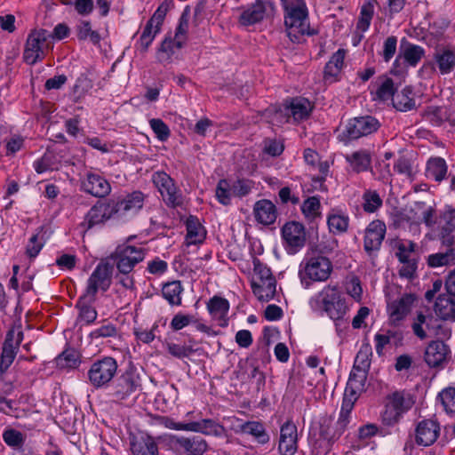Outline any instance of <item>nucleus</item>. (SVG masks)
<instances>
[{
    "label": "nucleus",
    "instance_id": "f257e3e1",
    "mask_svg": "<svg viewBox=\"0 0 455 455\" xmlns=\"http://www.w3.org/2000/svg\"><path fill=\"white\" fill-rule=\"evenodd\" d=\"M310 307L315 311H323L336 322L337 328L340 323L347 325L344 317L347 312L345 299L336 286L326 285L309 300Z\"/></svg>",
    "mask_w": 455,
    "mask_h": 455
},
{
    "label": "nucleus",
    "instance_id": "f03ea898",
    "mask_svg": "<svg viewBox=\"0 0 455 455\" xmlns=\"http://www.w3.org/2000/svg\"><path fill=\"white\" fill-rule=\"evenodd\" d=\"M284 11L287 36L293 43H299L305 35H310L307 7L305 0H281Z\"/></svg>",
    "mask_w": 455,
    "mask_h": 455
},
{
    "label": "nucleus",
    "instance_id": "7ed1b4c3",
    "mask_svg": "<svg viewBox=\"0 0 455 455\" xmlns=\"http://www.w3.org/2000/svg\"><path fill=\"white\" fill-rule=\"evenodd\" d=\"M333 271V266L327 257L317 255L305 259L299 269V277L304 288L312 283L327 281Z\"/></svg>",
    "mask_w": 455,
    "mask_h": 455
},
{
    "label": "nucleus",
    "instance_id": "20e7f679",
    "mask_svg": "<svg viewBox=\"0 0 455 455\" xmlns=\"http://www.w3.org/2000/svg\"><path fill=\"white\" fill-rule=\"evenodd\" d=\"M114 265L108 259L101 260L89 276L84 292V299L95 300L99 291H107L112 283Z\"/></svg>",
    "mask_w": 455,
    "mask_h": 455
},
{
    "label": "nucleus",
    "instance_id": "39448f33",
    "mask_svg": "<svg viewBox=\"0 0 455 455\" xmlns=\"http://www.w3.org/2000/svg\"><path fill=\"white\" fill-rule=\"evenodd\" d=\"M147 250L142 246L131 244L118 245L111 253L110 259L120 273H132L137 264L143 261Z\"/></svg>",
    "mask_w": 455,
    "mask_h": 455
},
{
    "label": "nucleus",
    "instance_id": "423d86ee",
    "mask_svg": "<svg viewBox=\"0 0 455 455\" xmlns=\"http://www.w3.org/2000/svg\"><path fill=\"white\" fill-rule=\"evenodd\" d=\"M51 33L45 29L32 31L27 39L23 53L24 60L34 65L42 60L45 56V52L50 48Z\"/></svg>",
    "mask_w": 455,
    "mask_h": 455
},
{
    "label": "nucleus",
    "instance_id": "0eeeda50",
    "mask_svg": "<svg viewBox=\"0 0 455 455\" xmlns=\"http://www.w3.org/2000/svg\"><path fill=\"white\" fill-rule=\"evenodd\" d=\"M117 363L110 356L93 362L88 371L89 383L95 388L106 387L117 371Z\"/></svg>",
    "mask_w": 455,
    "mask_h": 455
},
{
    "label": "nucleus",
    "instance_id": "6e6552de",
    "mask_svg": "<svg viewBox=\"0 0 455 455\" xmlns=\"http://www.w3.org/2000/svg\"><path fill=\"white\" fill-rule=\"evenodd\" d=\"M152 181L168 207L175 208L183 204L182 192L169 174L164 172H156L152 175Z\"/></svg>",
    "mask_w": 455,
    "mask_h": 455
},
{
    "label": "nucleus",
    "instance_id": "1a4fd4ad",
    "mask_svg": "<svg viewBox=\"0 0 455 455\" xmlns=\"http://www.w3.org/2000/svg\"><path fill=\"white\" fill-rule=\"evenodd\" d=\"M140 387L141 380L140 375L134 371H126L113 383L108 395L112 401L121 403L126 400L132 394L140 390Z\"/></svg>",
    "mask_w": 455,
    "mask_h": 455
},
{
    "label": "nucleus",
    "instance_id": "9d476101",
    "mask_svg": "<svg viewBox=\"0 0 455 455\" xmlns=\"http://www.w3.org/2000/svg\"><path fill=\"white\" fill-rule=\"evenodd\" d=\"M411 329L415 336L419 339L446 335L438 319L429 313L425 314L421 311L417 312L411 324Z\"/></svg>",
    "mask_w": 455,
    "mask_h": 455
},
{
    "label": "nucleus",
    "instance_id": "9b49d317",
    "mask_svg": "<svg viewBox=\"0 0 455 455\" xmlns=\"http://www.w3.org/2000/svg\"><path fill=\"white\" fill-rule=\"evenodd\" d=\"M171 5L172 1H164L147 22L140 38V44L144 52L148 50L156 36L160 32L161 27Z\"/></svg>",
    "mask_w": 455,
    "mask_h": 455
},
{
    "label": "nucleus",
    "instance_id": "f8f14e48",
    "mask_svg": "<svg viewBox=\"0 0 455 455\" xmlns=\"http://www.w3.org/2000/svg\"><path fill=\"white\" fill-rule=\"evenodd\" d=\"M274 11L275 6L271 2L256 0L254 3L241 8L238 22L244 27L251 26L272 15Z\"/></svg>",
    "mask_w": 455,
    "mask_h": 455
},
{
    "label": "nucleus",
    "instance_id": "ddd939ff",
    "mask_svg": "<svg viewBox=\"0 0 455 455\" xmlns=\"http://www.w3.org/2000/svg\"><path fill=\"white\" fill-rule=\"evenodd\" d=\"M443 76L451 74L455 69V49L451 46H438L433 54V61L426 62L423 68L435 70Z\"/></svg>",
    "mask_w": 455,
    "mask_h": 455
},
{
    "label": "nucleus",
    "instance_id": "4468645a",
    "mask_svg": "<svg viewBox=\"0 0 455 455\" xmlns=\"http://www.w3.org/2000/svg\"><path fill=\"white\" fill-rule=\"evenodd\" d=\"M114 207V200L105 203H98L92 206L85 215L81 226L84 229H90L95 225L104 223L109 219L116 216V210Z\"/></svg>",
    "mask_w": 455,
    "mask_h": 455
},
{
    "label": "nucleus",
    "instance_id": "2eb2a0df",
    "mask_svg": "<svg viewBox=\"0 0 455 455\" xmlns=\"http://www.w3.org/2000/svg\"><path fill=\"white\" fill-rule=\"evenodd\" d=\"M379 127V121L371 116L355 117L346 125V135L349 140H356L376 132Z\"/></svg>",
    "mask_w": 455,
    "mask_h": 455
},
{
    "label": "nucleus",
    "instance_id": "dca6fc26",
    "mask_svg": "<svg viewBox=\"0 0 455 455\" xmlns=\"http://www.w3.org/2000/svg\"><path fill=\"white\" fill-rule=\"evenodd\" d=\"M282 235L289 253H296L305 245V228L299 222L286 223L282 228Z\"/></svg>",
    "mask_w": 455,
    "mask_h": 455
},
{
    "label": "nucleus",
    "instance_id": "f3484780",
    "mask_svg": "<svg viewBox=\"0 0 455 455\" xmlns=\"http://www.w3.org/2000/svg\"><path fill=\"white\" fill-rule=\"evenodd\" d=\"M386 230L385 223L379 220H373L367 226L364 231L363 248L368 254L380 249Z\"/></svg>",
    "mask_w": 455,
    "mask_h": 455
},
{
    "label": "nucleus",
    "instance_id": "a211bd4d",
    "mask_svg": "<svg viewBox=\"0 0 455 455\" xmlns=\"http://www.w3.org/2000/svg\"><path fill=\"white\" fill-rule=\"evenodd\" d=\"M416 297L413 294H404L387 305L389 321L394 325H399L411 312Z\"/></svg>",
    "mask_w": 455,
    "mask_h": 455
},
{
    "label": "nucleus",
    "instance_id": "6ab92c4d",
    "mask_svg": "<svg viewBox=\"0 0 455 455\" xmlns=\"http://www.w3.org/2000/svg\"><path fill=\"white\" fill-rule=\"evenodd\" d=\"M23 339V333L19 330H11L8 331L5 341L2 347L0 358V366L2 371L5 372L12 363L16 351Z\"/></svg>",
    "mask_w": 455,
    "mask_h": 455
},
{
    "label": "nucleus",
    "instance_id": "aec40b11",
    "mask_svg": "<svg viewBox=\"0 0 455 455\" xmlns=\"http://www.w3.org/2000/svg\"><path fill=\"white\" fill-rule=\"evenodd\" d=\"M298 449L297 426L291 420L280 428L278 450L281 455H294Z\"/></svg>",
    "mask_w": 455,
    "mask_h": 455
},
{
    "label": "nucleus",
    "instance_id": "412c9836",
    "mask_svg": "<svg viewBox=\"0 0 455 455\" xmlns=\"http://www.w3.org/2000/svg\"><path fill=\"white\" fill-rule=\"evenodd\" d=\"M130 449L132 455H159L156 440L145 432L130 436Z\"/></svg>",
    "mask_w": 455,
    "mask_h": 455
},
{
    "label": "nucleus",
    "instance_id": "4be33fe9",
    "mask_svg": "<svg viewBox=\"0 0 455 455\" xmlns=\"http://www.w3.org/2000/svg\"><path fill=\"white\" fill-rule=\"evenodd\" d=\"M145 195L140 191H133L123 199L114 201V207L116 210V216L137 213L144 204Z\"/></svg>",
    "mask_w": 455,
    "mask_h": 455
},
{
    "label": "nucleus",
    "instance_id": "5701e85b",
    "mask_svg": "<svg viewBox=\"0 0 455 455\" xmlns=\"http://www.w3.org/2000/svg\"><path fill=\"white\" fill-rule=\"evenodd\" d=\"M82 188L86 193L100 198L108 196L111 192L109 182L104 177L93 172L86 174L82 182Z\"/></svg>",
    "mask_w": 455,
    "mask_h": 455
},
{
    "label": "nucleus",
    "instance_id": "b1692460",
    "mask_svg": "<svg viewBox=\"0 0 455 455\" xmlns=\"http://www.w3.org/2000/svg\"><path fill=\"white\" fill-rule=\"evenodd\" d=\"M439 431V426L435 421L423 420L416 428V443L419 445L429 446L436 441Z\"/></svg>",
    "mask_w": 455,
    "mask_h": 455
},
{
    "label": "nucleus",
    "instance_id": "393cba45",
    "mask_svg": "<svg viewBox=\"0 0 455 455\" xmlns=\"http://www.w3.org/2000/svg\"><path fill=\"white\" fill-rule=\"evenodd\" d=\"M255 220L262 225L273 224L277 217L275 205L267 199H261L255 203L253 207Z\"/></svg>",
    "mask_w": 455,
    "mask_h": 455
},
{
    "label": "nucleus",
    "instance_id": "a878e982",
    "mask_svg": "<svg viewBox=\"0 0 455 455\" xmlns=\"http://www.w3.org/2000/svg\"><path fill=\"white\" fill-rule=\"evenodd\" d=\"M451 295H439L435 302L434 310L440 319L455 322V298Z\"/></svg>",
    "mask_w": 455,
    "mask_h": 455
},
{
    "label": "nucleus",
    "instance_id": "bb28decb",
    "mask_svg": "<svg viewBox=\"0 0 455 455\" xmlns=\"http://www.w3.org/2000/svg\"><path fill=\"white\" fill-rule=\"evenodd\" d=\"M236 432L251 435L259 444H266L270 440V436L265 427L259 421L242 422L237 426Z\"/></svg>",
    "mask_w": 455,
    "mask_h": 455
},
{
    "label": "nucleus",
    "instance_id": "cd10ccee",
    "mask_svg": "<svg viewBox=\"0 0 455 455\" xmlns=\"http://www.w3.org/2000/svg\"><path fill=\"white\" fill-rule=\"evenodd\" d=\"M392 222L395 228H406L419 224L414 203L405 208L396 211L392 215Z\"/></svg>",
    "mask_w": 455,
    "mask_h": 455
},
{
    "label": "nucleus",
    "instance_id": "c85d7f7f",
    "mask_svg": "<svg viewBox=\"0 0 455 455\" xmlns=\"http://www.w3.org/2000/svg\"><path fill=\"white\" fill-rule=\"evenodd\" d=\"M175 444L182 450L186 455H203L207 451L206 442L197 436L192 438H177Z\"/></svg>",
    "mask_w": 455,
    "mask_h": 455
},
{
    "label": "nucleus",
    "instance_id": "c756f323",
    "mask_svg": "<svg viewBox=\"0 0 455 455\" xmlns=\"http://www.w3.org/2000/svg\"><path fill=\"white\" fill-rule=\"evenodd\" d=\"M446 355V345L442 341H433L426 348L425 361L430 367H436L445 360Z\"/></svg>",
    "mask_w": 455,
    "mask_h": 455
},
{
    "label": "nucleus",
    "instance_id": "7c9ffc66",
    "mask_svg": "<svg viewBox=\"0 0 455 455\" xmlns=\"http://www.w3.org/2000/svg\"><path fill=\"white\" fill-rule=\"evenodd\" d=\"M346 161L352 170L357 173L366 172L371 168V156L368 150L361 149L346 155Z\"/></svg>",
    "mask_w": 455,
    "mask_h": 455
},
{
    "label": "nucleus",
    "instance_id": "2f4dec72",
    "mask_svg": "<svg viewBox=\"0 0 455 455\" xmlns=\"http://www.w3.org/2000/svg\"><path fill=\"white\" fill-rule=\"evenodd\" d=\"M207 309L213 319L223 322L220 323V326L227 324L226 316L229 310V303L226 299L214 296L208 301Z\"/></svg>",
    "mask_w": 455,
    "mask_h": 455
},
{
    "label": "nucleus",
    "instance_id": "473e14b6",
    "mask_svg": "<svg viewBox=\"0 0 455 455\" xmlns=\"http://www.w3.org/2000/svg\"><path fill=\"white\" fill-rule=\"evenodd\" d=\"M311 109L312 107L309 100L304 98L292 99L290 105L284 107V110L289 112L295 121L307 118Z\"/></svg>",
    "mask_w": 455,
    "mask_h": 455
},
{
    "label": "nucleus",
    "instance_id": "72a5a7b5",
    "mask_svg": "<svg viewBox=\"0 0 455 455\" xmlns=\"http://www.w3.org/2000/svg\"><path fill=\"white\" fill-rule=\"evenodd\" d=\"M327 224L332 234H343L347 231L349 217L340 211L331 210L327 218Z\"/></svg>",
    "mask_w": 455,
    "mask_h": 455
},
{
    "label": "nucleus",
    "instance_id": "f704fd0d",
    "mask_svg": "<svg viewBox=\"0 0 455 455\" xmlns=\"http://www.w3.org/2000/svg\"><path fill=\"white\" fill-rule=\"evenodd\" d=\"M387 403L403 415L414 403L410 394L405 392H394L387 398Z\"/></svg>",
    "mask_w": 455,
    "mask_h": 455
},
{
    "label": "nucleus",
    "instance_id": "c9c22d12",
    "mask_svg": "<svg viewBox=\"0 0 455 455\" xmlns=\"http://www.w3.org/2000/svg\"><path fill=\"white\" fill-rule=\"evenodd\" d=\"M183 291L184 288L180 281H172L164 284L162 294L171 306H180L182 303L181 294Z\"/></svg>",
    "mask_w": 455,
    "mask_h": 455
},
{
    "label": "nucleus",
    "instance_id": "e433bc0d",
    "mask_svg": "<svg viewBox=\"0 0 455 455\" xmlns=\"http://www.w3.org/2000/svg\"><path fill=\"white\" fill-rule=\"evenodd\" d=\"M254 295L260 301H269L275 294L276 282L275 278H270L262 283H251Z\"/></svg>",
    "mask_w": 455,
    "mask_h": 455
},
{
    "label": "nucleus",
    "instance_id": "4c0bfd02",
    "mask_svg": "<svg viewBox=\"0 0 455 455\" xmlns=\"http://www.w3.org/2000/svg\"><path fill=\"white\" fill-rule=\"evenodd\" d=\"M186 226H187V235H186L187 245L196 244V243H202L204 241V230L196 218L190 216L187 220Z\"/></svg>",
    "mask_w": 455,
    "mask_h": 455
},
{
    "label": "nucleus",
    "instance_id": "58836bf2",
    "mask_svg": "<svg viewBox=\"0 0 455 455\" xmlns=\"http://www.w3.org/2000/svg\"><path fill=\"white\" fill-rule=\"evenodd\" d=\"M345 54L346 52L343 49H339L333 53L324 68V77L326 79H334L338 76L343 68Z\"/></svg>",
    "mask_w": 455,
    "mask_h": 455
},
{
    "label": "nucleus",
    "instance_id": "ea45409f",
    "mask_svg": "<svg viewBox=\"0 0 455 455\" xmlns=\"http://www.w3.org/2000/svg\"><path fill=\"white\" fill-rule=\"evenodd\" d=\"M375 86V95L374 99H379L380 100H387L391 97L395 95V87L393 80L387 76H381L378 77L377 82L374 84Z\"/></svg>",
    "mask_w": 455,
    "mask_h": 455
},
{
    "label": "nucleus",
    "instance_id": "a19ab883",
    "mask_svg": "<svg viewBox=\"0 0 455 455\" xmlns=\"http://www.w3.org/2000/svg\"><path fill=\"white\" fill-rule=\"evenodd\" d=\"M416 243L410 240H397L395 243V256L399 262H405L417 259L415 250Z\"/></svg>",
    "mask_w": 455,
    "mask_h": 455
},
{
    "label": "nucleus",
    "instance_id": "79ce46f5",
    "mask_svg": "<svg viewBox=\"0 0 455 455\" xmlns=\"http://www.w3.org/2000/svg\"><path fill=\"white\" fill-rule=\"evenodd\" d=\"M188 23H189V8L186 7L179 20V24L176 28V31H175V35H174L175 46L178 49H181L184 46V44L188 39Z\"/></svg>",
    "mask_w": 455,
    "mask_h": 455
},
{
    "label": "nucleus",
    "instance_id": "37998d69",
    "mask_svg": "<svg viewBox=\"0 0 455 455\" xmlns=\"http://www.w3.org/2000/svg\"><path fill=\"white\" fill-rule=\"evenodd\" d=\"M447 173V164L444 159L435 157L428 160L427 164V176L441 181L445 178Z\"/></svg>",
    "mask_w": 455,
    "mask_h": 455
},
{
    "label": "nucleus",
    "instance_id": "c03bdc74",
    "mask_svg": "<svg viewBox=\"0 0 455 455\" xmlns=\"http://www.w3.org/2000/svg\"><path fill=\"white\" fill-rule=\"evenodd\" d=\"M411 89L404 88L393 97V105L399 111H409L415 108V100Z\"/></svg>",
    "mask_w": 455,
    "mask_h": 455
},
{
    "label": "nucleus",
    "instance_id": "a18cd8bd",
    "mask_svg": "<svg viewBox=\"0 0 455 455\" xmlns=\"http://www.w3.org/2000/svg\"><path fill=\"white\" fill-rule=\"evenodd\" d=\"M362 199L363 209L365 212L373 213L382 206V199L376 190L366 189Z\"/></svg>",
    "mask_w": 455,
    "mask_h": 455
},
{
    "label": "nucleus",
    "instance_id": "49530a36",
    "mask_svg": "<svg viewBox=\"0 0 455 455\" xmlns=\"http://www.w3.org/2000/svg\"><path fill=\"white\" fill-rule=\"evenodd\" d=\"M94 301L95 300H87L84 299V294H83L77 301L76 307L79 309V316L86 323H92L97 318V311L92 307Z\"/></svg>",
    "mask_w": 455,
    "mask_h": 455
},
{
    "label": "nucleus",
    "instance_id": "de8ad7c7",
    "mask_svg": "<svg viewBox=\"0 0 455 455\" xmlns=\"http://www.w3.org/2000/svg\"><path fill=\"white\" fill-rule=\"evenodd\" d=\"M56 364L60 369H74L79 364L78 353L74 349H66L55 359Z\"/></svg>",
    "mask_w": 455,
    "mask_h": 455
},
{
    "label": "nucleus",
    "instance_id": "09e8293b",
    "mask_svg": "<svg viewBox=\"0 0 455 455\" xmlns=\"http://www.w3.org/2000/svg\"><path fill=\"white\" fill-rule=\"evenodd\" d=\"M427 264L431 267H439L443 266H451L455 264V253L452 251L446 250L427 257Z\"/></svg>",
    "mask_w": 455,
    "mask_h": 455
},
{
    "label": "nucleus",
    "instance_id": "8fccbe9b",
    "mask_svg": "<svg viewBox=\"0 0 455 455\" xmlns=\"http://www.w3.org/2000/svg\"><path fill=\"white\" fill-rule=\"evenodd\" d=\"M425 50L423 47L417 44H408L403 49L401 56L410 66L416 67L423 58Z\"/></svg>",
    "mask_w": 455,
    "mask_h": 455
},
{
    "label": "nucleus",
    "instance_id": "3c124183",
    "mask_svg": "<svg viewBox=\"0 0 455 455\" xmlns=\"http://www.w3.org/2000/svg\"><path fill=\"white\" fill-rule=\"evenodd\" d=\"M76 31L79 40H90L93 44H98L101 40L100 34L92 29L91 23L87 20L81 21L76 27Z\"/></svg>",
    "mask_w": 455,
    "mask_h": 455
},
{
    "label": "nucleus",
    "instance_id": "603ef678",
    "mask_svg": "<svg viewBox=\"0 0 455 455\" xmlns=\"http://www.w3.org/2000/svg\"><path fill=\"white\" fill-rule=\"evenodd\" d=\"M176 50L179 49L175 46V38L165 37L158 50L157 60L161 63L171 62L172 56L175 53Z\"/></svg>",
    "mask_w": 455,
    "mask_h": 455
},
{
    "label": "nucleus",
    "instance_id": "864d4df0",
    "mask_svg": "<svg viewBox=\"0 0 455 455\" xmlns=\"http://www.w3.org/2000/svg\"><path fill=\"white\" fill-rule=\"evenodd\" d=\"M188 431L201 432L205 435H216L219 432L220 426L212 419H203L198 422H189Z\"/></svg>",
    "mask_w": 455,
    "mask_h": 455
},
{
    "label": "nucleus",
    "instance_id": "5fc2aeb1",
    "mask_svg": "<svg viewBox=\"0 0 455 455\" xmlns=\"http://www.w3.org/2000/svg\"><path fill=\"white\" fill-rule=\"evenodd\" d=\"M215 195L217 200L223 205H228L231 204V197L233 195L232 186L229 182L222 179L218 182L216 187Z\"/></svg>",
    "mask_w": 455,
    "mask_h": 455
},
{
    "label": "nucleus",
    "instance_id": "6e6d98bb",
    "mask_svg": "<svg viewBox=\"0 0 455 455\" xmlns=\"http://www.w3.org/2000/svg\"><path fill=\"white\" fill-rule=\"evenodd\" d=\"M253 274L251 276V282L255 283H262V281H267L270 278H275L271 273L270 268H268L266 265L261 263L259 259H253Z\"/></svg>",
    "mask_w": 455,
    "mask_h": 455
},
{
    "label": "nucleus",
    "instance_id": "4d7b16f0",
    "mask_svg": "<svg viewBox=\"0 0 455 455\" xmlns=\"http://www.w3.org/2000/svg\"><path fill=\"white\" fill-rule=\"evenodd\" d=\"M301 211L307 220H315L320 215V201L315 196L308 197L301 205Z\"/></svg>",
    "mask_w": 455,
    "mask_h": 455
},
{
    "label": "nucleus",
    "instance_id": "13d9d810",
    "mask_svg": "<svg viewBox=\"0 0 455 455\" xmlns=\"http://www.w3.org/2000/svg\"><path fill=\"white\" fill-rule=\"evenodd\" d=\"M414 205L419 218V224L424 221L426 225L431 226L435 222L433 220L434 209L424 202H414Z\"/></svg>",
    "mask_w": 455,
    "mask_h": 455
},
{
    "label": "nucleus",
    "instance_id": "bf43d9fd",
    "mask_svg": "<svg viewBox=\"0 0 455 455\" xmlns=\"http://www.w3.org/2000/svg\"><path fill=\"white\" fill-rule=\"evenodd\" d=\"M373 16V6L371 4H364L361 8L356 28L362 32L368 30Z\"/></svg>",
    "mask_w": 455,
    "mask_h": 455
},
{
    "label": "nucleus",
    "instance_id": "052dcab7",
    "mask_svg": "<svg viewBox=\"0 0 455 455\" xmlns=\"http://www.w3.org/2000/svg\"><path fill=\"white\" fill-rule=\"evenodd\" d=\"M164 346L169 354L179 359L188 357L191 354L194 353V349L191 347L181 344L166 342Z\"/></svg>",
    "mask_w": 455,
    "mask_h": 455
},
{
    "label": "nucleus",
    "instance_id": "680f3d73",
    "mask_svg": "<svg viewBox=\"0 0 455 455\" xmlns=\"http://www.w3.org/2000/svg\"><path fill=\"white\" fill-rule=\"evenodd\" d=\"M149 125L159 140L165 141L170 137V129L162 119L152 118L149 120Z\"/></svg>",
    "mask_w": 455,
    "mask_h": 455
},
{
    "label": "nucleus",
    "instance_id": "e2e57ef3",
    "mask_svg": "<svg viewBox=\"0 0 455 455\" xmlns=\"http://www.w3.org/2000/svg\"><path fill=\"white\" fill-rule=\"evenodd\" d=\"M364 389L355 387V386L347 383L345 388L344 397L342 403H345V409L347 411L349 408H354L355 403L357 401L359 395Z\"/></svg>",
    "mask_w": 455,
    "mask_h": 455
},
{
    "label": "nucleus",
    "instance_id": "0e129e2a",
    "mask_svg": "<svg viewBox=\"0 0 455 455\" xmlns=\"http://www.w3.org/2000/svg\"><path fill=\"white\" fill-rule=\"evenodd\" d=\"M398 269V275L401 278L412 280L417 275L418 259H413L409 261L401 262Z\"/></svg>",
    "mask_w": 455,
    "mask_h": 455
},
{
    "label": "nucleus",
    "instance_id": "69168bd1",
    "mask_svg": "<svg viewBox=\"0 0 455 455\" xmlns=\"http://www.w3.org/2000/svg\"><path fill=\"white\" fill-rule=\"evenodd\" d=\"M441 403L446 412H455V387H449L439 394Z\"/></svg>",
    "mask_w": 455,
    "mask_h": 455
},
{
    "label": "nucleus",
    "instance_id": "338daca9",
    "mask_svg": "<svg viewBox=\"0 0 455 455\" xmlns=\"http://www.w3.org/2000/svg\"><path fill=\"white\" fill-rule=\"evenodd\" d=\"M397 37L395 36H388L383 44L381 55L385 62H389L396 52Z\"/></svg>",
    "mask_w": 455,
    "mask_h": 455
},
{
    "label": "nucleus",
    "instance_id": "774afa93",
    "mask_svg": "<svg viewBox=\"0 0 455 455\" xmlns=\"http://www.w3.org/2000/svg\"><path fill=\"white\" fill-rule=\"evenodd\" d=\"M92 87V81L84 75H81L76 81L73 87L74 94L80 98L84 96Z\"/></svg>",
    "mask_w": 455,
    "mask_h": 455
}]
</instances>
